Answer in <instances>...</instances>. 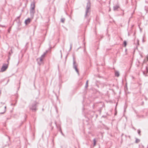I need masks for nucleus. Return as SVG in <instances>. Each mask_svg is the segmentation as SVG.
<instances>
[{
    "instance_id": "nucleus-30",
    "label": "nucleus",
    "mask_w": 148,
    "mask_h": 148,
    "mask_svg": "<svg viewBox=\"0 0 148 148\" xmlns=\"http://www.w3.org/2000/svg\"><path fill=\"white\" fill-rule=\"evenodd\" d=\"M61 134H62L63 135H64V134H63L62 133V132L61 131Z\"/></svg>"
},
{
    "instance_id": "nucleus-32",
    "label": "nucleus",
    "mask_w": 148,
    "mask_h": 148,
    "mask_svg": "<svg viewBox=\"0 0 148 148\" xmlns=\"http://www.w3.org/2000/svg\"><path fill=\"white\" fill-rule=\"evenodd\" d=\"M52 122H51V123L50 124V126H51V124H52Z\"/></svg>"
},
{
    "instance_id": "nucleus-15",
    "label": "nucleus",
    "mask_w": 148,
    "mask_h": 148,
    "mask_svg": "<svg viewBox=\"0 0 148 148\" xmlns=\"http://www.w3.org/2000/svg\"><path fill=\"white\" fill-rule=\"evenodd\" d=\"M123 44L124 46L125 47L127 45V42L126 41H124L123 42Z\"/></svg>"
},
{
    "instance_id": "nucleus-11",
    "label": "nucleus",
    "mask_w": 148,
    "mask_h": 148,
    "mask_svg": "<svg viewBox=\"0 0 148 148\" xmlns=\"http://www.w3.org/2000/svg\"><path fill=\"white\" fill-rule=\"evenodd\" d=\"M115 75L117 77H119V73L118 71H115Z\"/></svg>"
},
{
    "instance_id": "nucleus-25",
    "label": "nucleus",
    "mask_w": 148,
    "mask_h": 148,
    "mask_svg": "<svg viewBox=\"0 0 148 148\" xmlns=\"http://www.w3.org/2000/svg\"><path fill=\"white\" fill-rule=\"evenodd\" d=\"M88 80H87L86 82V84H88Z\"/></svg>"
},
{
    "instance_id": "nucleus-16",
    "label": "nucleus",
    "mask_w": 148,
    "mask_h": 148,
    "mask_svg": "<svg viewBox=\"0 0 148 148\" xmlns=\"http://www.w3.org/2000/svg\"><path fill=\"white\" fill-rule=\"evenodd\" d=\"M72 43H71L70 44V48L69 51H70L71 50V49L72 48Z\"/></svg>"
},
{
    "instance_id": "nucleus-4",
    "label": "nucleus",
    "mask_w": 148,
    "mask_h": 148,
    "mask_svg": "<svg viewBox=\"0 0 148 148\" xmlns=\"http://www.w3.org/2000/svg\"><path fill=\"white\" fill-rule=\"evenodd\" d=\"M48 52V50H46L45 52H44L43 54L41 55L40 58L37 59V60H39L40 62H42V61L43 58L45 57L47 53Z\"/></svg>"
},
{
    "instance_id": "nucleus-5",
    "label": "nucleus",
    "mask_w": 148,
    "mask_h": 148,
    "mask_svg": "<svg viewBox=\"0 0 148 148\" xmlns=\"http://www.w3.org/2000/svg\"><path fill=\"white\" fill-rule=\"evenodd\" d=\"M8 65L6 64H4L2 66L1 68V72H3L5 71L8 68Z\"/></svg>"
},
{
    "instance_id": "nucleus-9",
    "label": "nucleus",
    "mask_w": 148,
    "mask_h": 148,
    "mask_svg": "<svg viewBox=\"0 0 148 148\" xmlns=\"http://www.w3.org/2000/svg\"><path fill=\"white\" fill-rule=\"evenodd\" d=\"M119 8V6L118 5H116L113 7V10L114 11H117Z\"/></svg>"
},
{
    "instance_id": "nucleus-1",
    "label": "nucleus",
    "mask_w": 148,
    "mask_h": 148,
    "mask_svg": "<svg viewBox=\"0 0 148 148\" xmlns=\"http://www.w3.org/2000/svg\"><path fill=\"white\" fill-rule=\"evenodd\" d=\"M91 6V3L89 0H88V2L87 3L86 6V10L85 11V14L84 15V17L86 18H87L89 16L90 14L89 13V10Z\"/></svg>"
},
{
    "instance_id": "nucleus-18",
    "label": "nucleus",
    "mask_w": 148,
    "mask_h": 148,
    "mask_svg": "<svg viewBox=\"0 0 148 148\" xmlns=\"http://www.w3.org/2000/svg\"><path fill=\"white\" fill-rule=\"evenodd\" d=\"M138 134L140 135V130H138Z\"/></svg>"
},
{
    "instance_id": "nucleus-20",
    "label": "nucleus",
    "mask_w": 148,
    "mask_h": 148,
    "mask_svg": "<svg viewBox=\"0 0 148 148\" xmlns=\"http://www.w3.org/2000/svg\"><path fill=\"white\" fill-rule=\"evenodd\" d=\"M60 54H61V58H62V51L61 50H60Z\"/></svg>"
},
{
    "instance_id": "nucleus-6",
    "label": "nucleus",
    "mask_w": 148,
    "mask_h": 148,
    "mask_svg": "<svg viewBox=\"0 0 148 148\" xmlns=\"http://www.w3.org/2000/svg\"><path fill=\"white\" fill-rule=\"evenodd\" d=\"M35 12V9H30V13L31 16L33 17H34V14Z\"/></svg>"
},
{
    "instance_id": "nucleus-8",
    "label": "nucleus",
    "mask_w": 148,
    "mask_h": 148,
    "mask_svg": "<svg viewBox=\"0 0 148 148\" xmlns=\"http://www.w3.org/2000/svg\"><path fill=\"white\" fill-rule=\"evenodd\" d=\"M31 21V19L30 18H28L25 21V23L26 25H27L29 24L30 23Z\"/></svg>"
},
{
    "instance_id": "nucleus-19",
    "label": "nucleus",
    "mask_w": 148,
    "mask_h": 148,
    "mask_svg": "<svg viewBox=\"0 0 148 148\" xmlns=\"http://www.w3.org/2000/svg\"><path fill=\"white\" fill-rule=\"evenodd\" d=\"M146 71L147 73L148 72V67L147 66H146Z\"/></svg>"
},
{
    "instance_id": "nucleus-14",
    "label": "nucleus",
    "mask_w": 148,
    "mask_h": 148,
    "mask_svg": "<svg viewBox=\"0 0 148 148\" xmlns=\"http://www.w3.org/2000/svg\"><path fill=\"white\" fill-rule=\"evenodd\" d=\"M140 142V140L136 138V139L135 143H138Z\"/></svg>"
},
{
    "instance_id": "nucleus-35",
    "label": "nucleus",
    "mask_w": 148,
    "mask_h": 148,
    "mask_svg": "<svg viewBox=\"0 0 148 148\" xmlns=\"http://www.w3.org/2000/svg\"><path fill=\"white\" fill-rule=\"evenodd\" d=\"M19 18V17H17V18Z\"/></svg>"
},
{
    "instance_id": "nucleus-24",
    "label": "nucleus",
    "mask_w": 148,
    "mask_h": 148,
    "mask_svg": "<svg viewBox=\"0 0 148 148\" xmlns=\"http://www.w3.org/2000/svg\"><path fill=\"white\" fill-rule=\"evenodd\" d=\"M55 123L56 126H57V122H56V121H55Z\"/></svg>"
},
{
    "instance_id": "nucleus-27",
    "label": "nucleus",
    "mask_w": 148,
    "mask_h": 148,
    "mask_svg": "<svg viewBox=\"0 0 148 148\" xmlns=\"http://www.w3.org/2000/svg\"><path fill=\"white\" fill-rule=\"evenodd\" d=\"M147 60L148 61V54L147 56Z\"/></svg>"
},
{
    "instance_id": "nucleus-34",
    "label": "nucleus",
    "mask_w": 148,
    "mask_h": 148,
    "mask_svg": "<svg viewBox=\"0 0 148 148\" xmlns=\"http://www.w3.org/2000/svg\"><path fill=\"white\" fill-rule=\"evenodd\" d=\"M2 26V27H5V26Z\"/></svg>"
},
{
    "instance_id": "nucleus-36",
    "label": "nucleus",
    "mask_w": 148,
    "mask_h": 148,
    "mask_svg": "<svg viewBox=\"0 0 148 148\" xmlns=\"http://www.w3.org/2000/svg\"><path fill=\"white\" fill-rule=\"evenodd\" d=\"M138 44L139 45V43H138Z\"/></svg>"
},
{
    "instance_id": "nucleus-17",
    "label": "nucleus",
    "mask_w": 148,
    "mask_h": 148,
    "mask_svg": "<svg viewBox=\"0 0 148 148\" xmlns=\"http://www.w3.org/2000/svg\"><path fill=\"white\" fill-rule=\"evenodd\" d=\"M11 53L9 52V53L8 59H10V56L11 55Z\"/></svg>"
},
{
    "instance_id": "nucleus-29",
    "label": "nucleus",
    "mask_w": 148,
    "mask_h": 148,
    "mask_svg": "<svg viewBox=\"0 0 148 148\" xmlns=\"http://www.w3.org/2000/svg\"><path fill=\"white\" fill-rule=\"evenodd\" d=\"M1 90H0V95H1Z\"/></svg>"
},
{
    "instance_id": "nucleus-2",
    "label": "nucleus",
    "mask_w": 148,
    "mask_h": 148,
    "mask_svg": "<svg viewBox=\"0 0 148 148\" xmlns=\"http://www.w3.org/2000/svg\"><path fill=\"white\" fill-rule=\"evenodd\" d=\"M37 104L38 103L36 101H35L30 106L29 108L30 110H31L33 112H36L37 110Z\"/></svg>"
},
{
    "instance_id": "nucleus-23",
    "label": "nucleus",
    "mask_w": 148,
    "mask_h": 148,
    "mask_svg": "<svg viewBox=\"0 0 148 148\" xmlns=\"http://www.w3.org/2000/svg\"><path fill=\"white\" fill-rule=\"evenodd\" d=\"M10 28H9V29H8V32H9V33H10Z\"/></svg>"
},
{
    "instance_id": "nucleus-22",
    "label": "nucleus",
    "mask_w": 148,
    "mask_h": 148,
    "mask_svg": "<svg viewBox=\"0 0 148 148\" xmlns=\"http://www.w3.org/2000/svg\"><path fill=\"white\" fill-rule=\"evenodd\" d=\"M0 103H1V105H3L5 104V103H3L2 102H1Z\"/></svg>"
},
{
    "instance_id": "nucleus-10",
    "label": "nucleus",
    "mask_w": 148,
    "mask_h": 148,
    "mask_svg": "<svg viewBox=\"0 0 148 148\" xmlns=\"http://www.w3.org/2000/svg\"><path fill=\"white\" fill-rule=\"evenodd\" d=\"M6 106H5L4 107V111L3 112H0V114H4L6 112Z\"/></svg>"
},
{
    "instance_id": "nucleus-7",
    "label": "nucleus",
    "mask_w": 148,
    "mask_h": 148,
    "mask_svg": "<svg viewBox=\"0 0 148 148\" xmlns=\"http://www.w3.org/2000/svg\"><path fill=\"white\" fill-rule=\"evenodd\" d=\"M35 3L34 1L32 2L31 4L30 9H35Z\"/></svg>"
},
{
    "instance_id": "nucleus-28",
    "label": "nucleus",
    "mask_w": 148,
    "mask_h": 148,
    "mask_svg": "<svg viewBox=\"0 0 148 148\" xmlns=\"http://www.w3.org/2000/svg\"><path fill=\"white\" fill-rule=\"evenodd\" d=\"M116 114H117V112H115V113L114 115H116Z\"/></svg>"
},
{
    "instance_id": "nucleus-13",
    "label": "nucleus",
    "mask_w": 148,
    "mask_h": 148,
    "mask_svg": "<svg viewBox=\"0 0 148 148\" xmlns=\"http://www.w3.org/2000/svg\"><path fill=\"white\" fill-rule=\"evenodd\" d=\"M65 20V18H62L61 19V21L62 23H64V21Z\"/></svg>"
},
{
    "instance_id": "nucleus-3",
    "label": "nucleus",
    "mask_w": 148,
    "mask_h": 148,
    "mask_svg": "<svg viewBox=\"0 0 148 148\" xmlns=\"http://www.w3.org/2000/svg\"><path fill=\"white\" fill-rule=\"evenodd\" d=\"M77 64L76 63V61L75 60L74 57H73V67L74 69L78 75H79V71L77 68Z\"/></svg>"
},
{
    "instance_id": "nucleus-26",
    "label": "nucleus",
    "mask_w": 148,
    "mask_h": 148,
    "mask_svg": "<svg viewBox=\"0 0 148 148\" xmlns=\"http://www.w3.org/2000/svg\"><path fill=\"white\" fill-rule=\"evenodd\" d=\"M11 53H13V52H12V49H11Z\"/></svg>"
},
{
    "instance_id": "nucleus-21",
    "label": "nucleus",
    "mask_w": 148,
    "mask_h": 148,
    "mask_svg": "<svg viewBox=\"0 0 148 148\" xmlns=\"http://www.w3.org/2000/svg\"><path fill=\"white\" fill-rule=\"evenodd\" d=\"M88 86V84H86L85 86V88H87Z\"/></svg>"
},
{
    "instance_id": "nucleus-33",
    "label": "nucleus",
    "mask_w": 148,
    "mask_h": 148,
    "mask_svg": "<svg viewBox=\"0 0 148 148\" xmlns=\"http://www.w3.org/2000/svg\"><path fill=\"white\" fill-rule=\"evenodd\" d=\"M23 56V54H22V56H21V58H22Z\"/></svg>"
},
{
    "instance_id": "nucleus-12",
    "label": "nucleus",
    "mask_w": 148,
    "mask_h": 148,
    "mask_svg": "<svg viewBox=\"0 0 148 148\" xmlns=\"http://www.w3.org/2000/svg\"><path fill=\"white\" fill-rule=\"evenodd\" d=\"M93 146H95L96 143V139L95 138H94L93 140Z\"/></svg>"
},
{
    "instance_id": "nucleus-31",
    "label": "nucleus",
    "mask_w": 148,
    "mask_h": 148,
    "mask_svg": "<svg viewBox=\"0 0 148 148\" xmlns=\"http://www.w3.org/2000/svg\"><path fill=\"white\" fill-rule=\"evenodd\" d=\"M61 134H62L63 135H64V134H63L62 133V132L61 131Z\"/></svg>"
}]
</instances>
